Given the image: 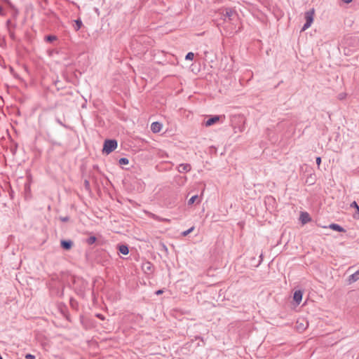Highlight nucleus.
Returning a JSON list of instances; mask_svg holds the SVG:
<instances>
[{"mask_svg": "<svg viewBox=\"0 0 359 359\" xmlns=\"http://www.w3.org/2000/svg\"><path fill=\"white\" fill-rule=\"evenodd\" d=\"M118 250L119 252L124 255H126L128 254L129 252V250H128V248L127 245H118Z\"/></svg>", "mask_w": 359, "mask_h": 359, "instance_id": "obj_11", "label": "nucleus"}, {"mask_svg": "<svg viewBox=\"0 0 359 359\" xmlns=\"http://www.w3.org/2000/svg\"><path fill=\"white\" fill-rule=\"evenodd\" d=\"M330 229L339 232H345V229L337 224H331L328 226Z\"/></svg>", "mask_w": 359, "mask_h": 359, "instance_id": "obj_10", "label": "nucleus"}, {"mask_svg": "<svg viewBox=\"0 0 359 359\" xmlns=\"http://www.w3.org/2000/svg\"><path fill=\"white\" fill-rule=\"evenodd\" d=\"M85 184H86V185H88V181H86V182H85Z\"/></svg>", "mask_w": 359, "mask_h": 359, "instance_id": "obj_30", "label": "nucleus"}, {"mask_svg": "<svg viewBox=\"0 0 359 359\" xmlns=\"http://www.w3.org/2000/svg\"><path fill=\"white\" fill-rule=\"evenodd\" d=\"M356 208V212L353 215V217L358 218L359 217V207L358 206V208Z\"/></svg>", "mask_w": 359, "mask_h": 359, "instance_id": "obj_21", "label": "nucleus"}, {"mask_svg": "<svg viewBox=\"0 0 359 359\" xmlns=\"http://www.w3.org/2000/svg\"><path fill=\"white\" fill-rule=\"evenodd\" d=\"M82 22L81 20L78 19L74 21V28L76 31H78L82 26Z\"/></svg>", "mask_w": 359, "mask_h": 359, "instance_id": "obj_14", "label": "nucleus"}, {"mask_svg": "<svg viewBox=\"0 0 359 359\" xmlns=\"http://www.w3.org/2000/svg\"><path fill=\"white\" fill-rule=\"evenodd\" d=\"M60 244L65 250H70L73 246V242L70 240H62Z\"/></svg>", "mask_w": 359, "mask_h": 359, "instance_id": "obj_8", "label": "nucleus"}, {"mask_svg": "<svg viewBox=\"0 0 359 359\" xmlns=\"http://www.w3.org/2000/svg\"><path fill=\"white\" fill-rule=\"evenodd\" d=\"M301 219L302 223L305 224L310 221V217L308 213L306 212H302L301 214Z\"/></svg>", "mask_w": 359, "mask_h": 359, "instance_id": "obj_12", "label": "nucleus"}, {"mask_svg": "<svg viewBox=\"0 0 359 359\" xmlns=\"http://www.w3.org/2000/svg\"><path fill=\"white\" fill-rule=\"evenodd\" d=\"M97 317L99 318L101 320H104V318L102 314H97Z\"/></svg>", "mask_w": 359, "mask_h": 359, "instance_id": "obj_26", "label": "nucleus"}, {"mask_svg": "<svg viewBox=\"0 0 359 359\" xmlns=\"http://www.w3.org/2000/svg\"><path fill=\"white\" fill-rule=\"evenodd\" d=\"M308 327V323L304 320H298L296 323V329L299 332H303Z\"/></svg>", "mask_w": 359, "mask_h": 359, "instance_id": "obj_4", "label": "nucleus"}, {"mask_svg": "<svg viewBox=\"0 0 359 359\" xmlns=\"http://www.w3.org/2000/svg\"><path fill=\"white\" fill-rule=\"evenodd\" d=\"M162 129V124L159 122H153L151 125V130L153 133H156Z\"/></svg>", "mask_w": 359, "mask_h": 359, "instance_id": "obj_7", "label": "nucleus"}, {"mask_svg": "<svg viewBox=\"0 0 359 359\" xmlns=\"http://www.w3.org/2000/svg\"><path fill=\"white\" fill-rule=\"evenodd\" d=\"M223 15L225 18V21H227L226 18H228V21L229 22L238 18L236 11L231 8H226Z\"/></svg>", "mask_w": 359, "mask_h": 359, "instance_id": "obj_3", "label": "nucleus"}, {"mask_svg": "<svg viewBox=\"0 0 359 359\" xmlns=\"http://www.w3.org/2000/svg\"><path fill=\"white\" fill-rule=\"evenodd\" d=\"M0 359H3V358L1 357V355H0Z\"/></svg>", "mask_w": 359, "mask_h": 359, "instance_id": "obj_31", "label": "nucleus"}, {"mask_svg": "<svg viewBox=\"0 0 359 359\" xmlns=\"http://www.w3.org/2000/svg\"><path fill=\"white\" fill-rule=\"evenodd\" d=\"M25 358L26 359H35V356L32 354L28 353L25 355Z\"/></svg>", "mask_w": 359, "mask_h": 359, "instance_id": "obj_22", "label": "nucleus"}, {"mask_svg": "<svg viewBox=\"0 0 359 359\" xmlns=\"http://www.w3.org/2000/svg\"><path fill=\"white\" fill-rule=\"evenodd\" d=\"M303 293L301 290H296L294 293L293 299L297 304H299L302 299Z\"/></svg>", "mask_w": 359, "mask_h": 359, "instance_id": "obj_9", "label": "nucleus"}, {"mask_svg": "<svg viewBox=\"0 0 359 359\" xmlns=\"http://www.w3.org/2000/svg\"><path fill=\"white\" fill-rule=\"evenodd\" d=\"M57 37L54 35H48L46 37V40L48 42H52L56 40Z\"/></svg>", "mask_w": 359, "mask_h": 359, "instance_id": "obj_19", "label": "nucleus"}, {"mask_svg": "<svg viewBox=\"0 0 359 359\" xmlns=\"http://www.w3.org/2000/svg\"><path fill=\"white\" fill-rule=\"evenodd\" d=\"M198 198V195L193 196L188 201V205H191L194 203L196 199Z\"/></svg>", "mask_w": 359, "mask_h": 359, "instance_id": "obj_16", "label": "nucleus"}, {"mask_svg": "<svg viewBox=\"0 0 359 359\" xmlns=\"http://www.w3.org/2000/svg\"><path fill=\"white\" fill-rule=\"evenodd\" d=\"M320 163H321V158L320 157H317L316 158V163H317V165L318 166L320 165Z\"/></svg>", "mask_w": 359, "mask_h": 359, "instance_id": "obj_23", "label": "nucleus"}, {"mask_svg": "<svg viewBox=\"0 0 359 359\" xmlns=\"http://www.w3.org/2000/svg\"><path fill=\"white\" fill-rule=\"evenodd\" d=\"M194 54L191 52H189L187 54L185 58L186 60H193L194 59Z\"/></svg>", "mask_w": 359, "mask_h": 359, "instance_id": "obj_20", "label": "nucleus"}, {"mask_svg": "<svg viewBox=\"0 0 359 359\" xmlns=\"http://www.w3.org/2000/svg\"><path fill=\"white\" fill-rule=\"evenodd\" d=\"M162 293V290H158L156 292V294H161Z\"/></svg>", "mask_w": 359, "mask_h": 359, "instance_id": "obj_29", "label": "nucleus"}, {"mask_svg": "<svg viewBox=\"0 0 359 359\" xmlns=\"http://www.w3.org/2000/svg\"><path fill=\"white\" fill-rule=\"evenodd\" d=\"M60 220L62 222H67L69 220V217H60Z\"/></svg>", "mask_w": 359, "mask_h": 359, "instance_id": "obj_24", "label": "nucleus"}, {"mask_svg": "<svg viewBox=\"0 0 359 359\" xmlns=\"http://www.w3.org/2000/svg\"><path fill=\"white\" fill-rule=\"evenodd\" d=\"M341 1L346 4H349L352 1V0H341Z\"/></svg>", "mask_w": 359, "mask_h": 359, "instance_id": "obj_27", "label": "nucleus"}, {"mask_svg": "<svg viewBox=\"0 0 359 359\" xmlns=\"http://www.w3.org/2000/svg\"><path fill=\"white\" fill-rule=\"evenodd\" d=\"M118 163L120 165H127L129 163V161L126 158H121L119 159Z\"/></svg>", "mask_w": 359, "mask_h": 359, "instance_id": "obj_17", "label": "nucleus"}, {"mask_svg": "<svg viewBox=\"0 0 359 359\" xmlns=\"http://www.w3.org/2000/svg\"><path fill=\"white\" fill-rule=\"evenodd\" d=\"M194 229V227L192 226L191 227L190 229H187V231H184L182 233V235L183 236H187V235H189L190 233H191Z\"/></svg>", "mask_w": 359, "mask_h": 359, "instance_id": "obj_18", "label": "nucleus"}, {"mask_svg": "<svg viewBox=\"0 0 359 359\" xmlns=\"http://www.w3.org/2000/svg\"><path fill=\"white\" fill-rule=\"evenodd\" d=\"M0 15H4V9L1 6H0Z\"/></svg>", "mask_w": 359, "mask_h": 359, "instance_id": "obj_28", "label": "nucleus"}, {"mask_svg": "<svg viewBox=\"0 0 359 359\" xmlns=\"http://www.w3.org/2000/svg\"><path fill=\"white\" fill-rule=\"evenodd\" d=\"M313 15H314L313 10L307 11L305 13L306 22L302 27V31H305L306 29H307L309 27H311V25L313 21Z\"/></svg>", "mask_w": 359, "mask_h": 359, "instance_id": "obj_2", "label": "nucleus"}, {"mask_svg": "<svg viewBox=\"0 0 359 359\" xmlns=\"http://www.w3.org/2000/svg\"><path fill=\"white\" fill-rule=\"evenodd\" d=\"M222 116H213L211 118H210L208 120L206 121L205 125V126L208 127L210 126L217 122H218Z\"/></svg>", "mask_w": 359, "mask_h": 359, "instance_id": "obj_6", "label": "nucleus"}, {"mask_svg": "<svg viewBox=\"0 0 359 359\" xmlns=\"http://www.w3.org/2000/svg\"><path fill=\"white\" fill-rule=\"evenodd\" d=\"M358 204L355 201H353L351 205V207H353V208H358Z\"/></svg>", "mask_w": 359, "mask_h": 359, "instance_id": "obj_25", "label": "nucleus"}, {"mask_svg": "<svg viewBox=\"0 0 359 359\" xmlns=\"http://www.w3.org/2000/svg\"><path fill=\"white\" fill-rule=\"evenodd\" d=\"M359 279V271H357L349 276V281L355 282Z\"/></svg>", "mask_w": 359, "mask_h": 359, "instance_id": "obj_13", "label": "nucleus"}, {"mask_svg": "<svg viewBox=\"0 0 359 359\" xmlns=\"http://www.w3.org/2000/svg\"><path fill=\"white\" fill-rule=\"evenodd\" d=\"M191 166L189 163H182L180 164L177 167V170L180 172H188L191 170Z\"/></svg>", "mask_w": 359, "mask_h": 359, "instance_id": "obj_5", "label": "nucleus"}, {"mask_svg": "<svg viewBox=\"0 0 359 359\" xmlns=\"http://www.w3.org/2000/svg\"><path fill=\"white\" fill-rule=\"evenodd\" d=\"M96 241V238L95 236H90L87 240L86 243L88 245H92Z\"/></svg>", "mask_w": 359, "mask_h": 359, "instance_id": "obj_15", "label": "nucleus"}, {"mask_svg": "<svg viewBox=\"0 0 359 359\" xmlns=\"http://www.w3.org/2000/svg\"><path fill=\"white\" fill-rule=\"evenodd\" d=\"M117 147V142L115 140H107L104 142L103 153L110 154Z\"/></svg>", "mask_w": 359, "mask_h": 359, "instance_id": "obj_1", "label": "nucleus"}]
</instances>
